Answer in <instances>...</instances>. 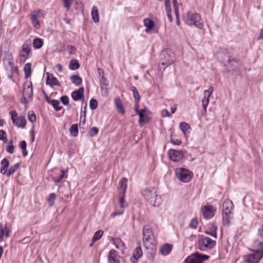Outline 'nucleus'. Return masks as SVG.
<instances>
[{
    "label": "nucleus",
    "mask_w": 263,
    "mask_h": 263,
    "mask_svg": "<svg viewBox=\"0 0 263 263\" xmlns=\"http://www.w3.org/2000/svg\"><path fill=\"white\" fill-rule=\"evenodd\" d=\"M33 89L31 81H27L23 85V98L22 102L27 103L32 98Z\"/></svg>",
    "instance_id": "obj_7"
},
{
    "label": "nucleus",
    "mask_w": 263,
    "mask_h": 263,
    "mask_svg": "<svg viewBox=\"0 0 263 263\" xmlns=\"http://www.w3.org/2000/svg\"><path fill=\"white\" fill-rule=\"evenodd\" d=\"M171 142L172 143L177 145H179L180 144H181V141L179 140H176V141L174 140H171Z\"/></svg>",
    "instance_id": "obj_60"
},
{
    "label": "nucleus",
    "mask_w": 263,
    "mask_h": 263,
    "mask_svg": "<svg viewBox=\"0 0 263 263\" xmlns=\"http://www.w3.org/2000/svg\"><path fill=\"white\" fill-rule=\"evenodd\" d=\"M72 83L76 85H80L82 82V79L78 75H72L70 77Z\"/></svg>",
    "instance_id": "obj_34"
},
{
    "label": "nucleus",
    "mask_w": 263,
    "mask_h": 263,
    "mask_svg": "<svg viewBox=\"0 0 263 263\" xmlns=\"http://www.w3.org/2000/svg\"><path fill=\"white\" fill-rule=\"evenodd\" d=\"M172 247L173 246L168 243H166L162 246L160 248V251L161 254L163 256L168 255L171 251Z\"/></svg>",
    "instance_id": "obj_21"
},
{
    "label": "nucleus",
    "mask_w": 263,
    "mask_h": 263,
    "mask_svg": "<svg viewBox=\"0 0 263 263\" xmlns=\"http://www.w3.org/2000/svg\"><path fill=\"white\" fill-rule=\"evenodd\" d=\"M28 119L31 123H34L36 121V116L33 112H29Z\"/></svg>",
    "instance_id": "obj_49"
},
{
    "label": "nucleus",
    "mask_w": 263,
    "mask_h": 263,
    "mask_svg": "<svg viewBox=\"0 0 263 263\" xmlns=\"http://www.w3.org/2000/svg\"><path fill=\"white\" fill-rule=\"evenodd\" d=\"M67 50L68 51L69 53L70 54H73L74 53V52L76 50V48L75 47L71 45H69L67 47Z\"/></svg>",
    "instance_id": "obj_52"
},
{
    "label": "nucleus",
    "mask_w": 263,
    "mask_h": 263,
    "mask_svg": "<svg viewBox=\"0 0 263 263\" xmlns=\"http://www.w3.org/2000/svg\"><path fill=\"white\" fill-rule=\"evenodd\" d=\"M222 222L224 226L228 227L233 217V210L234 205L232 201L229 199L224 200L222 205Z\"/></svg>",
    "instance_id": "obj_3"
},
{
    "label": "nucleus",
    "mask_w": 263,
    "mask_h": 263,
    "mask_svg": "<svg viewBox=\"0 0 263 263\" xmlns=\"http://www.w3.org/2000/svg\"><path fill=\"white\" fill-rule=\"evenodd\" d=\"M254 248L253 252L245 257V261L248 263H258L263 257V242L256 240L254 242Z\"/></svg>",
    "instance_id": "obj_2"
},
{
    "label": "nucleus",
    "mask_w": 263,
    "mask_h": 263,
    "mask_svg": "<svg viewBox=\"0 0 263 263\" xmlns=\"http://www.w3.org/2000/svg\"><path fill=\"white\" fill-rule=\"evenodd\" d=\"M115 103L119 112L122 115H124L125 114V110L123 106V103L121 99L119 98H116L115 99Z\"/></svg>",
    "instance_id": "obj_26"
},
{
    "label": "nucleus",
    "mask_w": 263,
    "mask_h": 263,
    "mask_svg": "<svg viewBox=\"0 0 263 263\" xmlns=\"http://www.w3.org/2000/svg\"><path fill=\"white\" fill-rule=\"evenodd\" d=\"M1 163L3 166V167H7V168L8 167L9 165V162L8 160L6 158L3 159L1 161Z\"/></svg>",
    "instance_id": "obj_53"
},
{
    "label": "nucleus",
    "mask_w": 263,
    "mask_h": 263,
    "mask_svg": "<svg viewBox=\"0 0 263 263\" xmlns=\"http://www.w3.org/2000/svg\"><path fill=\"white\" fill-rule=\"evenodd\" d=\"M56 196L54 193H51L48 197V201L50 206L54 204V201L55 199Z\"/></svg>",
    "instance_id": "obj_44"
},
{
    "label": "nucleus",
    "mask_w": 263,
    "mask_h": 263,
    "mask_svg": "<svg viewBox=\"0 0 263 263\" xmlns=\"http://www.w3.org/2000/svg\"><path fill=\"white\" fill-rule=\"evenodd\" d=\"M168 155L170 159L174 162H179L184 157V153L182 150L170 149Z\"/></svg>",
    "instance_id": "obj_11"
},
{
    "label": "nucleus",
    "mask_w": 263,
    "mask_h": 263,
    "mask_svg": "<svg viewBox=\"0 0 263 263\" xmlns=\"http://www.w3.org/2000/svg\"><path fill=\"white\" fill-rule=\"evenodd\" d=\"M213 91V86L211 85L209 89L203 92L204 98L202 99V106L204 111L206 110V107L209 104L210 97Z\"/></svg>",
    "instance_id": "obj_12"
},
{
    "label": "nucleus",
    "mask_w": 263,
    "mask_h": 263,
    "mask_svg": "<svg viewBox=\"0 0 263 263\" xmlns=\"http://www.w3.org/2000/svg\"><path fill=\"white\" fill-rule=\"evenodd\" d=\"M9 236V230L5 224L0 223V242L3 240V237H7Z\"/></svg>",
    "instance_id": "obj_23"
},
{
    "label": "nucleus",
    "mask_w": 263,
    "mask_h": 263,
    "mask_svg": "<svg viewBox=\"0 0 263 263\" xmlns=\"http://www.w3.org/2000/svg\"><path fill=\"white\" fill-rule=\"evenodd\" d=\"M30 19L32 23L33 24L34 27L37 29L39 28L40 24L37 19V15L35 14H31L30 15Z\"/></svg>",
    "instance_id": "obj_35"
},
{
    "label": "nucleus",
    "mask_w": 263,
    "mask_h": 263,
    "mask_svg": "<svg viewBox=\"0 0 263 263\" xmlns=\"http://www.w3.org/2000/svg\"><path fill=\"white\" fill-rule=\"evenodd\" d=\"M90 108L92 110H94L97 108L98 106V102L96 99H92L90 100L89 102Z\"/></svg>",
    "instance_id": "obj_45"
},
{
    "label": "nucleus",
    "mask_w": 263,
    "mask_h": 263,
    "mask_svg": "<svg viewBox=\"0 0 263 263\" xmlns=\"http://www.w3.org/2000/svg\"><path fill=\"white\" fill-rule=\"evenodd\" d=\"M91 16L92 19L95 23H98L99 22V12L96 6H93L92 8Z\"/></svg>",
    "instance_id": "obj_27"
},
{
    "label": "nucleus",
    "mask_w": 263,
    "mask_h": 263,
    "mask_svg": "<svg viewBox=\"0 0 263 263\" xmlns=\"http://www.w3.org/2000/svg\"><path fill=\"white\" fill-rule=\"evenodd\" d=\"M161 115L163 117H171V114L169 113L167 109H163L161 111Z\"/></svg>",
    "instance_id": "obj_55"
},
{
    "label": "nucleus",
    "mask_w": 263,
    "mask_h": 263,
    "mask_svg": "<svg viewBox=\"0 0 263 263\" xmlns=\"http://www.w3.org/2000/svg\"><path fill=\"white\" fill-rule=\"evenodd\" d=\"M217 227L213 224L210 228L209 230L206 231L205 232L206 234L213 236L215 238H217Z\"/></svg>",
    "instance_id": "obj_28"
},
{
    "label": "nucleus",
    "mask_w": 263,
    "mask_h": 263,
    "mask_svg": "<svg viewBox=\"0 0 263 263\" xmlns=\"http://www.w3.org/2000/svg\"><path fill=\"white\" fill-rule=\"evenodd\" d=\"M12 122L17 127L21 128L25 127L26 123L25 117L23 116H20L17 119L12 118Z\"/></svg>",
    "instance_id": "obj_18"
},
{
    "label": "nucleus",
    "mask_w": 263,
    "mask_h": 263,
    "mask_svg": "<svg viewBox=\"0 0 263 263\" xmlns=\"http://www.w3.org/2000/svg\"><path fill=\"white\" fill-rule=\"evenodd\" d=\"M209 258V256L206 255H200V258L202 259V262L204 260L208 259Z\"/></svg>",
    "instance_id": "obj_63"
},
{
    "label": "nucleus",
    "mask_w": 263,
    "mask_h": 263,
    "mask_svg": "<svg viewBox=\"0 0 263 263\" xmlns=\"http://www.w3.org/2000/svg\"><path fill=\"white\" fill-rule=\"evenodd\" d=\"M123 213V210H122L121 211H120L119 212H115L111 214V216L112 217H114L117 215H121Z\"/></svg>",
    "instance_id": "obj_62"
},
{
    "label": "nucleus",
    "mask_w": 263,
    "mask_h": 263,
    "mask_svg": "<svg viewBox=\"0 0 263 263\" xmlns=\"http://www.w3.org/2000/svg\"><path fill=\"white\" fill-rule=\"evenodd\" d=\"M50 104L52 105L54 109L57 111L61 110L62 108V106H60V102L58 100H51Z\"/></svg>",
    "instance_id": "obj_37"
},
{
    "label": "nucleus",
    "mask_w": 263,
    "mask_h": 263,
    "mask_svg": "<svg viewBox=\"0 0 263 263\" xmlns=\"http://www.w3.org/2000/svg\"><path fill=\"white\" fill-rule=\"evenodd\" d=\"M127 179L123 178L119 183L118 190L120 194H125L127 188Z\"/></svg>",
    "instance_id": "obj_20"
},
{
    "label": "nucleus",
    "mask_w": 263,
    "mask_h": 263,
    "mask_svg": "<svg viewBox=\"0 0 263 263\" xmlns=\"http://www.w3.org/2000/svg\"><path fill=\"white\" fill-rule=\"evenodd\" d=\"M142 254L143 253L141 247L139 246L136 248L133 253V257L130 259L132 262L133 263H135L136 261H135L133 259H134L135 260H138L139 258H140L142 256Z\"/></svg>",
    "instance_id": "obj_22"
},
{
    "label": "nucleus",
    "mask_w": 263,
    "mask_h": 263,
    "mask_svg": "<svg viewBox=\"0 0 263 263\" xmlns=\"http://www.w3.org/2000/svg\"><path fill=\"white\" fill-rule=\"evenodd\" d=\"M145 199L154 207H158L161 203V199L158 195L157 190L154 187H149L144 190L142 192Z\"/></svg>",
    "instance_id": "obj_5"
},
{
    "label": "nucleus",
    "mask_w": 263,
    "mask_h": 263,
    "mask_svg": "<svg viewBox=\"0 0 263 263\" xmlns=\"http://www.w3.org/2000/svg\"><path fill=\"white\" fill-rule=\"evenodd\" d=\"M100 78L104 76V71L102 68H99L97 70Z\"/></svg>",
    "instance_id": "obj_59"
},
{
    "label": "nucleus",
    "mask_w": 263,
    "mask_h": 263,
    "mask_svg": "<svg viewBox=\"0 0 263 263\" xmlns=\"http://www.w3.org/2000/svg\"><path fill=\"white\" fill-rule=\"evenodd\" d=\"M174 62L173 56L170 54L167 51H163L161 54V61L159 64L160 68L162 66H166V67L173 64Z\"/></svg>",
    "instance_id": "obj_10"
},
{
    "label": "nucleus",
    "mask_w": 263,
    "mask_h": 263,
    "mask_svg": "<svg viewBox=\"0 0 263 263\" xmlns=\"http://www.w3.org/2000/svg\"><path fill=\"white\" fill-rule=\"evenodd\" d=\"M198 224V220L196 218H193L190 224V227L192 229H196Z\"/></svg>",
    "instance_id": "obj_47"
},
{
    "label": "nucleus",
    "mask_w": 263,
    "mask_h": 263,
    "mask_svg": "<svg viewBox=\"0 0 263 263\" xmlns=\"http://www.w3.org/2000/svg\"><path fill=\"white\" fill-rule=\"evenodd\" d=\"M70 132L72 136L76 137L78 134V127L77 124H73L69 129Z\"/></svg>",
    "instance_id": "obj_39"
},
{
    "label": "nucleus",
    "mask_w": 263,
    "mask_h": 263,
    "mask_svg": "<svg viewBox=\"0 0 263 263\" xmlns=\"http://www.w3.org/2000/svg\"><path fill=\"white\" fill-rule=\"evenodd\" d=\"M112 241L116 248L119 250H123L124 248V243L120 238H112Z\"/></svg>",
    "instance_id": "obj_24"
},
{
    "label": "nucleus",
    "mask_w": 263,
    "mask_h": 263,
    "mask_svg": "<svg viewBox=\"0 0 263 263\" xmlns=\"http://www.w3.org/2000/svg\"><path fill=\"white\" fill-rule=\"evenodd\" d=\"M217 58L225 65L230 68L236 67L238 61L233 58L231 52L227 49L220 48L216 53Z\"/></svg>",
    "instance_id": "obj_1"
},
{
    "label": "nucleus",
    "mask_w": 263,
    "mask_h": 263,
    "mask_svg": "<svg viewBox=\"0 0 263 263\" xmlns=\"http://www.w3.org/2000/svg\"><path fill=\"white\" fill-rule=\"evenodd\" d=\"M7 167H2L1 168V173L5 175L8 177V171L7 170Z\"/></svg>",
    "instance_id": "obj_57"
},
{
    "label": "nucleus",
    "mask_w": 263,
    "mask_h": 263,
    "mask_svg": "<svg viewBox=\"0 0 263 263\" xmlns=\"http://www.w3.org/2000/svg\"><path fill=\"white\" fill-rule=\"evenodd\" d=\"M47 84L50 85L51 86H60L61 83L59 82L58 80L54 77L52 74H50L48 73H47Z\"/></svg>",
    "instance_id": "obj_19"
},
{
    "label": "nucleus",
    "mask_w": 263,
    "mask_h": 263,
    "mask_svg": "<svg viewBox=\"0 0 263 263\" xmlns=\"http://www.w3.org/2000/svg\"><path fill=\"white\" fill-rule=\"evenodd\" d=\"M143 243L146 249L152 250L155 246L153 230L149 226H145L143 229Z\"/></svg>",
    "instance_id": "obj_6"
},
{
    "label": "nucleus",
    "mask_w": 263,
    "mask_h": 263,
    "mask_svg": "<svg viewBox=\"0 0 263 263\" xmlns=\"http://www.w3.org/2000/svg\"><path fill=\"white\" fill-rule=\"evenodd\" d=\"M204 217L206 219L212 218L214 215L216 210L211 205H205L201 209Z\"/></svg>",
    "instance_id": "obj_13"
},
{
    "label": "nucleus",
    "mask_w": 263,
    "mask_h": 263,
    "mask_svg": "<svg viewBox=\"0 0 263 263\" xmlns=\"http://www.w3.org/2000/svg\"><path fill=\"white\" fill-rule=\"evenodd\" d=\"M130 89L133 92L134 97L136 100V101H139L140 99V96L137 88L135 86H131Z\"/></svg>",
    "instance_id": "obj_40"
},
{
    "label": "nucleus",
    "mask_w": 263,
    "mask_h": 263,
    "mask_svg": "<svg viewBox=\"0 0 263 263\" xmlns=\"http://www.w3.org/2000/svg\"><path fill=\"white\" fill-rule=\"evenodd\" d=\"M120 256L118 255L117 252L114 250H111L108 255V263H119Z\"/></svg>",
    "instance_id": "obj_15"
},
{
    "label": "nucleus",
    "mask_w": 263,
    "mask_h": 263,
    "mask_svg": "<svg viewBox=\"0 0 263 263\" xmlns=\"http://www.w3.org/2000/svg\"><path fill=\"white\" fill-rule=\"evenodd\" d=\"M80 67V64L77 60L72 59L69 63V68L70 69L75 70Z\"/></svg>",
    "instance_id": "obj_30"
},
{
    "label": "nucleus",
    "mask_w": 263,
    "mask_h": 263,
    "mask_svg": "<svg viewBox=\"0 0 263 263\" xmlns=\"http://www.w3.org/2000/svg\"><path fill=\"white\" fill-rule=\"evenodd\" d=\"M61 101L62 103L65 105H68L69 104V99L67 96H63L61 97Z\"/></svg>",
    "instance_id": "obj_51"
},
{
    "label": "nucleus",
    "mask_w": 263,
    "mask_h": 263,
    "mask_svg": "<svg viewBox=\"0 0 263 263\" xmlns=\"http://www.w3.org/2000/svg\"><path fill=\"white\" fill-rule=\"evenodd\" d=\"M139 116V122L141 126H143L145 123L148 121V110L145 108L140 110V111L138 113Z\"/></svg>",
    "instance_id": "obj_14"
},
{
    "label": "nucleus",
    "mask_w": 263,
    "mask_h": 263,
    "mask_svg": "<svg viewBox=\"0 0 263 263\" xmlns=\"http://www.w3.org/2000/svg\"><path fill=\"white\" fill-rule=\"evenodd\" d=\"M263 39V29H261L258 36L257 37V40H260Z\"/></svg>",
    "instance_id": "obj_64"
},
{
    "label": "nucleus",
    "mask_w": 263,
    "mask_h": 263,
    "mask_svg": "<svg viewBox=\"0 0 263 263\" xmlns=\"http://www.w3.org/2000/svg\"><path fill=\"white\" fill-rule=\"evenodd\" d=\"M124 195L125 194H119V195L120 196V199H119V203H120V206L122 208H125L127 206V204L126 203V202H125V201L124 200Z\"/></svg>",
    "instance_id": "obj_42"
},
{
    "label": "nucleus",
    "mask_w": 263,
    "mask_h": 263,
    "mask_svg": "<svg viewBox=\"0 0 263 263\" xmlns=\"http://www.w3.org/2000/svg\"><path fill=\"white\" fill-rule=\"evenodd\" d=\"M22 149L26 148L27 144L25 141H22L20 144Z\"/></svg>",
    "instance_id": "obj_58"
},
{
    "label": "nucleus",
    "mask_w": 263,
    "mask_h": 263,
    "mask_svg": "<svg viewBox=\"0 0 263 263\" xmlns=\"http://www.w3.org/2000/svg\"><path fill=\"white\" fill-rule=\"evenodd\" d=\"M198 245L199 249L202 251H204L207 249L213 248L216 245V241L208 237L202 236L199 238Z\"/></svg>",
    "instance_id": "obj_8"
},
{
    "label": "nucleus",
    "mask_w": 263,
    "mask_h": 263,
    "mask_svg": "<svg viewBox=\"0 0 263 263\" xmlns=\"http://www.w3.org/2000/svg\"><path fill=\"white\" fill-rule=\"evenodd\" d=\"M0 140L6 142L7 140L6 132L3 130H0Z\"/></svg>",
    "instance_id": "obj_50"
},
{
    "label": "nucleus",
    "mask_w": 263,
    "mask_h": 263,
    "mask_svg": "<svg viewBox=\"0 0 263 263\" xmlns=\"http://www.w3.org/2000/svg\"><path fill=\"white\" fill-rule=\"evenodd\" d=\"M103 234V231H102L101 230H99V231H97L94 234V235L92 238V241H93V242H95V241L98 240L99 239H100L101 238Z\"/></svg>",
    "instance_id": "obj_38"
},
{
    "label": "nucleus",
    "mask_w": 263,
    "mask_h": 263,
    "mask_svg": "<svg viewBox=\"0 0 263 263\" xmlns=\"http://www.w3.org/2000/svg\"><path fill=\"white\" fill-rule=\"evenodd\" d=\"M62 1L64 3V7L68 10L74 0H62Z\"/></svg>",
    "instance_id": "obj_46"
},
{
    "label": "nucleus",
    "mask_w": 263,
    "mask_h": 263,
    "mask_svg": "<svg viewBox=\"0 0 263 263\" xmlns=\"http://www.w3.org/2000/svg\"><path fill=\"white\" fill-rule=\"evenodd\" d=\"M184 23L189 26H195L198 29H202L203 24L201 22V16L199 13L188 11L183 15Z\"/></svg>",
    "instance_id": "obj_4"
},
{
    "label": "nucleus",
    "mask_w": 263,
    "mask_h": 263,
    "mask_svg": "<svg viewBox=\"0 0 263 263\" xmlns=\"http://www.w3.org/2000/svg\"><path fill=\"white\" fill-rule=\"evenodd\" d=\"M98 128L96 127H93L90 130L89 135L91 137H94L98 134Z\"/></svg>",
    "instance_id": "obj_48"
},
{
    "label": "nucleus",
    "mask_w": 263,
    "mask_h": 263,
    "mask_svg": "<svg viewBox=\"0 0 263 263\" xmlns=\"http://www.w3.org/2000/svg\"><path fill=\"white\" fill-rule=\"evenodd\" d=\"M14 147L13 145H8V146L6 148V151L9 153L13 154L14 153Z\"/></svg>",
    "instance_id": "obj_54"
},
{
    "label": "nucleus",
    "mask_w": 263,
    "mask_h": 263,
    "mask_svg": "<svg viewBox=\"0 0 263 263\" xmlns=\"http://www.w3.org/2000/svg\"><path fill=\"white\" fill-rule=\"evenodd\" d=\"M144 23L145 26L146 27V32H148L149 30H151L154 26V23L153 21H152L149 18H146L144 20Z\"/></svg>",
    "instance_id": "obj_31"
},
{
    "label": "nucleus",
    "mask_w": 263,
    "mask_h": 263,
    "mask_svg": "<svg viewBox=\"0 0 263 263\" xmlns=\"http://www.w3.org/2000/svg\"><path fill=\"white\" fill-rule=\"evenodd\" d=\"M176 175L180 181L185 183L190 182L192 179V172L183 167L176 170Z\"/></svg>",
    "instance_id": "obj_9"
},
{
    "label": "nucleus",
    "mask_w": 263,
    "mask_h": 263,
    "mask_svg": "<svg viewBox=\"0 0 263 263\" xmlns=\"http://www.w3.org/2000/svg\"><path fill=\"white\" fill-rule=\"evenodd\" d=\"M186 263H201L202 259L200 258V255L199 254H194L189 256L185 259Z\"/></svg>",
    "instance_id": "obj_16"
},
{
    "label": "nucleus",
    "mask_w": 263,
    "mask_h": 263,
    "mask_svg": "<svg viewBox=\"0 0 263 263\" xmlns=\"http://www.w3.org/2000/svg\"><path fill=\"white\" fill-rule=\"evenodd\" d=\"M179 127L184 135H186L188 130L191 129L190 125L185 122H181L179 124Z\"/></svg>",
    "instance_id": "obj_33"
},
{
    "label": "nucleus",
    "mask_w": 263,
    "mask_h": 263,
    "mask_svg": "<svg viewBox=\"0 0 263 263\" xmlns=\"http://www.w3.org/2000/svg\"><path fill=\"white\" fill-rule=\"evenodd\" d=\"M84 89L83 87L79 88L77 90L74 91L71 93V97L74 101L80 100L83 97Z\"/></svg>",
    "instance_id": "obj_17"
},
{
    "label": "nucleus",
    "mask_w": 263,
    "mask_h": 263,
    "mask_svg": "<svg viewBox=\"0 0 263 263\" xmlns=\"http://www.w3.org/2000/svg\"><path fill=\"white\" fill-rule=\"evenodd\" d=\"M25 78L27 79L31 74V65L30 63H26L24 66Z\"/></svg>",
    "instance_id": "obj_29"
},
{
    "label": "nucleus",
    "mask_w": 263,
    "mask_h": 263,
    "mask_svg": "<svg viewBox=\"0 0 263 263\" xmlns=\"http://www.w3.org/2000/svg\"><path fill=\"white\" fill-rule=\"evenodd\" d=\"M30 51V46L27 44H24L22 50L20 53V56L26 59L29 54Z\"/></svg>",
    "instance_id": "obj_25"
},
{
    "label": "nucleus",
    "mask_w": 263,
    "mask_h": 263,
    "mask_svg": "<svg viewBox=\"0 0 263 263\" xmlns=\"http://www.w3.org/2000/svg\"><path fill=\"white\" fill-rule=\"evenodd\" d=\"M43 45V41L40 38H35L33 41V46L35 49L41 48Z\"/></svg>",
    "instance_id": "obj_32"
},
{
    "label": "nucleus",
    "mask_w": 263,
    "mask_h": 263,
    "mask_svg": "<svg viewBox=\"0 0 263 263\" xmlns=\"http://www.w3.org/2000/svg\"><path fill=\"white\" fill-rule=\"evenodd\" d=\"M100 82L102 89L106 88V87L108 85L107 80L104 76H102V77L100 78Z\"/></svg>",
    "instance_id": "obj_43"
},
{
    "label": "nucleus",
    "mask_w": 263,
    "mask_h": 263,
    "mask_svg": "<svg viewBox=\"0 0 263 263\" xmlns=\"http://www.w3.org/2000/svg\"><path fill=\"white\" fill-rule=\"evenodd\" d=\"M136 103L135 104V110L138 114V113H139V112L140 111V110H139V101H136Z\"/></svg>",
    "instance_id": "obj_61"
},
{
    "label": "nucleus",
    "mask_w": 263,
    "mask_h": 263,
    "mask_svg": "<svg viewBox=\"0 0 263 263\" xmlns=\"http://www.w3.org/2000/svg\"><path fill=\"white\" fill-rule=\"evenodd\" d=\"M67 171V170H66V171H64V170H62L61 171V175L60 176H59V177H57V178H53V180L54 181L58 183H59L61 181V180L64 178V177H65V174L66 173V172Z\"/></svg>",
    "instance_id": "obj_41"
},
{
    "label": "nucleus",
    "mask_w": 263,
    "mask_h": 263,
    "mask_svg": "<svg viewBox=\"0 0 263 263\" xmlns=\"http://www.w3.org/2000/svg\"><path fill=\"white\" fill-rule=\"evenodd\" d=\"M20 166L19 163H15L14 165L11 166L8 171V177L12 175Z\"/></svg>",
    "instance_id": "obj_36"
},
{
    "label": "nucleus",
    "mask_w": 263,
    "mask_h": 263,
    "mask_svg": "<svg viewBox=\"0 0 263 263\" xmlns=\"http://www.w3.org/2000/svg\"><path fill=\"white\" fill-rule=\"evenodd\" d=\"M258 234L259 237L263 239V225L258 230Z\"/></svg>",
    "instance_id": "obj_56"
}]
</instances>
